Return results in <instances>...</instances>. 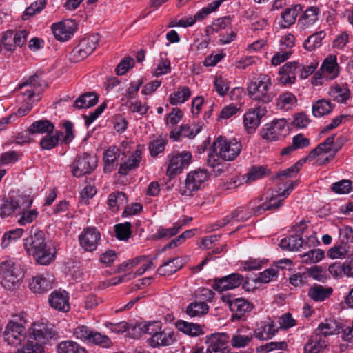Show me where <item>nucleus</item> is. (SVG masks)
Listing matches in <instances>:
<instances>
[{
    "instance_id": "1",
    "label": "nucleus",
    "mask_w": 353,
    "mask_h": 353,
    "mask_svg": "<svg viewBox=\"0 0 353 353\" xmlns=\"http://www.w3.org/2000/svg\"><path fill=\"white\" fill-rule=\"evenodd\" d=\"M57 336L52 324L34 323L29 330L28 338L19 353H42L43 345Z\"/></svg>"
},
{
    "instance_id": "2",
    "label": "nucleus",
    "mask_w": 353,
    "mask_h": 353,
    "mask_svg": "<svg viewBox=\"0 0 353 353\" xmlns=\"http://www.w3.org/2000/svg\"><path fill=\"white\" fill-rule=\"evenodd\" d=\"M24 247L29 255L33 256L36 262L42 265L50 264L55 259V253L48 245L46 234L37 229L31 231L30 234L24 239Z\"/></svg>"
},
{
    "instance_id": "3",
    "label": "nucleus",
    "mask_w": 353,
    "mask_h": 353,
    "mask_svg": "<svg viewBox=\"0 0 353 353\" xmlns=\"http://www.w3.org/2000/svg\"><path fill=\"white\" fill-rule=\"evenodd\" d=\"M247 91L252 101L263 104L272 102L276 96L272 90L271 78L265 74L253 77L248 85Z\"/></svg>"
},
{
    "instance_id": "4",
    "label": "nucleus",
    "mask_w": 353,
    "mask_h": 353,
    "mask_svg": "<svg viewBox=\"0 0 353 353\" xmlns=\"http://www.w3.org/2000/svg\"><path fill=\"white\" fill-rule=\"evenodd\" d=\"M24 272V268L18 260L6 258L0 262L1 283L6 289L12 290L18 287Z\"/></svg>"
},
{
    "instance_id": "5",
    "label": "nucleus",
    "mask_w": 353,
    "mask_h": 353,
    "mask_svg": "<svg viewBox=\"0 0 353 353\" xmlns=\"http://www.w3.org/2000/svg\"><path fill=\"white\" fill-rule=\"evenodd\" d=\"M299 183L298 181H291L290 183L283 185L284 188L279 184L278 190L270 197H267L265 201H263L262 198H255L257 201V205L255 206L256 212H259L260 215L264 213L265 211H273L279 209L283 205V202L293 190L294 188Z\"/></svg>"
},
{
    "instance_id": "6",
    "label": "nucleus",
    "mask_w": 353,
    "mask_h": 353,
    "mask_svg": "<svg viewBox=\"0 0 353 353\" xmlns=\"http://www.w3.org/2000/svg\"><path fill=\"white\" fill-rule=\"evenodd\" d=\"M257 201L255 199L251 200L246 206L238 207L230 214L225 216L222 219L217 221L212 230H218L231 222H244L248 220L252 216H259V212H256L255 206L257 205Z\"/></svg>"
},
{
    "instance_id": "7",
    "label": "nucleus",
    "mask_w": 353,
    "mask_h": 353,
    "mask_svg": "<svg viewBox=\"0 0 353 353\" xmlns=\"http://www.w3.org/2000/svg\"><path fill=\"white\" fill-rule=\"evenodd\" d=\"M221 300L232 312L231 321H245L249 313L253 310L254 305L243 298H234L230 294H223Z\"/></svg>"
},
{
    "instance_id": "8",
    "label": "nucleus",
    "mask_w": 353,
    "mask_h": 353,
    "mask_svg": "<svg viewBox=\"0 0 353 353\" xmlns=\"http://www.w3.org/2000/svg\"><path fill=\"white\" fill-rule=\"evenodd\" d=\"M32 204V199L26 195H19L17 198L9 196L0 199V216L8 217L12 215L21 208H30Z\"/></svg>"
},
{
    "instance_id": "9",
    "label": "nucleus",
    "mask_w": 353,
    "mask_h": 353,
    "mask_svg": "<svg viewBox=\"0 0 353 353\" xmlns=\"http://www.w3.org/2000/svg\"><path fill=\"white\" fill-rule=\"evenodd\" d=\"M63 125L65 129V133L61 131H56L54 134H48L41 139L39 145L42 150H50L58 145L62 141L68 143L72 140L74 137L72 123L67 121L64 123Z\"/></svg>"
},
{
    "instance_id": "10",
    "label": "nucleus",
    "mask_w": 353,
    "mask_h": 353,
    "mask_svg": "<svg viewBox=\"0 0 353 353\" xmlns=\"http://www.w3.org/2000/svg\"><path fill=\"white\" fill-rule=\"evenodd\" d=\"M288 133L285 119H274L265 123L261 130V136L268 141H278Z\"/></svg>"
},
{
    "instance_id": "11",
    "label": "nucleus",
    "mask_w": 353,
    "mask_h": 353,
    "mask_svg": "<svg viewBox=\"0 0 353 353\" xmlns=\"http://www.w3.org/2000/svg\"><path fill=\"white\" fill-rule=\"evenodd\" d=\"M99 41L98 34H92L82 39L72 50L70 59L73 62H79L88 57L97 48Z\"/></svg>"
},
{
    "instance_id": "12",
    "label": "nucleus",
    "mask_w": 353,
    "mask_h": 353,
    "mask_svg": "<svg viewBox=\"0 0 353 353\" xmlns=\"http://www.w3.org/2000/svg\"><path fill=\"white\" fill-rule=\"evenodd\" d=\"M4 340L10 345L17 347L23 346L28 335L25 327L17 322L10 321L7 324L4 332Z\"/></svg>"
},
{
    "instance_id": "13",
    "label": "nucleus",
    "mask_w": 353,
    "mask_h": 353,
    "mask_svg": "<svg viewBox=\"0 0 353 353\" xmlns=\"http://www.w3.org/2000/svg\"><path fill=\"white\" fill-rule=\"evenodd\" d=\"M241 149V142L236 139L228 140L225 137L219 136L211 145L209 154H222L225 152L239 154Z\"/></svg>"
},
{
    "instance_id": "14",
    "label": "nucleus",
    "mask_w": 353,
    "mask_h": 353,
    "mask_svg": "<svg viewBox=\"0 0 353 353\" xmlns=\"http://www.w3.org/2000/svg\"><path fill=\"white\" fill-rule=\"evenodd\" d=\"M243 281L244 276L242 274L232 273L221 278L215 279L212 284V288L216 291L223 292L235 289L243 284V288L249 290L246 288L248 282L243 283Z\"/></svg>"
},
{
    "instance_id": "15",
    "label": "nucleus",
    "mask_w": 353,
    "mask_h": 353,
    "mask_svg": "<svg viewBox=\"0 0 353 353\" xmlns=\"http://www.w3.org/2000/svg\"><path fill=\"white\" fill-rule=\"evenodd\" d=\"M209 179V173L205 169H198L189 172L185 179L186 190L182 194L190 195L192 192L197 191Z\"/></svg>"
},
{
    "instance_id": "16",
    "label": "nucleus",
    "mask_w": 353,
    "mask_h": 353,
    "mask_svg": "<svg viewBox=\"0 0 353 353\" xmlns=\"http://www.w3.org/2000/svg\"><path fill=\"white\" fill-rule=\"evenodd\" d=\"M229 336L226 333L213 334L207 336V353H229Z\"/></svg>"
},
{
    "instance_id": "17",
    "label": "nucleus",
    "mask_w": 353,
    "mask_h": 353,
    "mask_svg": "<svg viewBox=\"0 0 353 353\" xmlns=\"http://www.w3.org/2000/svg\"><path fill=\"white\" fill-rule=\"evenodd\" d=\"M97 156H79L72 165V174L76 177L90 174L97 165Z\"/></svg>"
},
{
    "instance_id": "18",
    "label": "nucleus",
    "mask_w": 353,
    "mask_h": 353,
    "mask_svg": "<svg viewBox=\"0 0 353 353\" xmlns=\"http://www.w3.org/2000/svg\"><path fill=\"white\" fill-rule=\"evenodd\" d=\"M46 86L43 81H41L39 76L37 74L32 75L27 79H23L18 87L21 89L24 87H28V88L23 92V95L25 97V100L30 101L36 94H40L42 89V86Z\"/></svg>"
},
{
    "instance_id": "19",
    "label": "nucleus",
    "mask_w": 353,
    "mask_h": 353,
    "mask_svg": "<svg viewBox=\"0 0 353 353\" xmlns=\"http://www.w3.org/2000/svg\"><path fill=\"white\" fill-rule=\"evenodd\" d=\"M236 156H208L205 160L211 172L218 176L226 172L230 167V161H234Z\"/></svg>"
},
{
    "instance_id": "20",
    "label": "nucleus",
    "mask_w": 353,
    "mask_h": 353,
    "mask_svg": "<svg viewBox=\"0 0 353 353\" xmlns=\"http://www.w3.org/2000/svg\"><path fill=\"white\" fill-rule=\"evenodd\" d=\"M192 156H172L167 162L166 175L170 179H174L187 168Z\"/></svg>"
},
{
    "instance_id": "21",
    "label": "nucleus",
    "mask_w": 353,
    "mask_h": 353,
    "mask_svg": "<svg viewBox=\"0 0 353 353\" xmlns=\"http://www.w3.org/2000/svg\"><path fill=\"white\" fill-rule=\"evenodd\" d=\"M101 239L100 232L92 227L87 228L79 235L80 245L85 251L93 252Z\"/></svg>"
},
{
    "instance_id": "22",
    "label": "nucleus",
    "mask_w": 353,
    "mask_h": 353,
    "mask_svg": "<svg viewBox=\"0 0 353 353\" xmlns=\"http://www.w3.org/2000/svg\"><path fill=\"white\" fill-rule=\"evenodd\" d=\"M266 108L261 106L249 110L243 117L244 126L248 133H251L260 125L261 119L266 114Z\"/></svg>"
},
{
    "instance_id": "23",
    "label": "nucleus",
    "mask_w": 353,
    "mask_h": 353,
    "mask_svg": "<svg viewBox=\"0 0 353 353\" xmlns=\"http://www.w3.org/2000/svg\"><path fill=\"white\" fill-rule=\"evenodd\" d=\"M52 30L55 38L65 41L71 38L76 30V25L72 20H65L52 26Z\"/></svg>"
},
{
    "instance_id": "24",
    "label": "nucleus",
    "mask_w": 353,
    "mask_h": 353,
    "mask_svg": "<svg viewBox=\"0 0 353 353\" xmlns=\"http://www.w3.org/2000/svg\"><path fill=\"white\" fill-rule=\"evenodd\" d=\"M299 67V62L290 61L286 63L279 69V81L284 85L294 84Z\"/></svg>"
},
{
    "instance_id": "25",
    "label": "nucleus",
    "mask_w": 353,
    "mask_h": 353,
    "mask_svg": "<svg viewBox=\"0 0 353 353\" xmlns=\"http://www.w3.org/2000/svg\"><path fill=\"white\" fill-rule=\"evenodd\" d=\"M175 341L174 332L160 330L156 335L148 339L147 342L149 345L154 348L170 345Z\"/></svg>"
},
{
    "instance_id": "26",
    "label": "nucleus",
    "mask_w": 353,
    "mask_h": 353,
    "mask_svg": "<svg viewBox=\"0 0 353 353\" xmlns=\"http://www.w3.org/2000/svg\"><path fill=\"white\" fill-rule=\"evenodd\" d=\"M68 294L65 291H53L49 296V303L57 310L68 312L70 310Z\"/></svg>"
},
{
    "instance_id": "27",
    "label": "nucleus",
    "mask_w": 353,
    "mask_h": 353,
    "mask_svg": "<svg viewBox=\"0 0 353 353\" xmlns=\"http://www.w3.org/2000/svg\"><path fill=\"white\" fill-rule=\"evenodd\" d=\"M303 7L301 4H294L286 8L281 13V21L280 26L282 28H288L292 26L297 16L301 12Z\"/></svg>"
},
{
    "instance_id": "28",
    "label": "nucleus",
    "mask_w": 353,
    "mask_h": 353,
    "mask_svg": "<svg viewBox=\"0 0 353 353\" xmlns=\"http://www.w3.org/2000/svg\"><path fill=\"white\" fill-rule=\"evenodd\" d=\"M278 331L277 323L269 320L262 323L254 330V336L260 340H268L274 336Z\"/></svg>"
},
{
    "instance_id": "29",
    "label": "nucleus",
    "mask_w": 353,
    "mask_h": 353,
    "mask_svg": "<svg viewBox=\"0 0 353 353\" xmlns=\"http://www.w3.org/2000/svg\"><path fill=\"white\" fill-rule=\"evenodd\" d=\"M319 12L320 10L316 7L308 8L299 18L297 26L302 30L311 27L318 21Z\"/></svg>"
},
{
    "instance_id": "30",
    "label": "nucleus",
    "mask_w": 353,
    "mask_h": 353,
    "mask_svg": "<svg viewBox=\"0 0 353 353\" xmlns=\"http://www.w3.org/2000/svg\"><path fill=\"white\" fill-rule=\"evenodd\" d=\"M328 95L337 103H346L350 97V90L347 84L336 83L330 88Z\"/></svg>"
},
{
    "instance_id": "31",
    "label": "nucleus",
    "mask_w": 353,
    "mask_h": 353,
    "mask_svg": "<svg viewBox=\"0 0 353 353\" xmlns=\"http://www.w3.org/2000/svg\"><path fill=\"white\" fill-rule=\"evenodd\" d=\"M327 341L323 336L314 333L304 346L305 353H321L327 347Z\"/></svg>"
},
{
    "instance_id": "32",
    "label": "nucleus",
    "mask_w": 353,
    "mask_h": 353,
    "mask_svg": "<svg viewBox=\"0 0 353 353\" xmlns=\"http://www.w3.org/2000/svg\"><path fill=\"white\" fill-rule=\"evenodd\" d=\"M175 325L179 331L191 337H196L204 334L203 327L198 323L178 320Z\"/></svg>"
},
{
    "instance_id": "33",
    "label": "nucleus",
    "mask_w": 353,
    "mask_h": 353,
    "mask_svg": "<svg viewBox=\"0 0 353 353\" xmlns=\"http://www.w3.org/2000/svg\"><path fill=\"white\" fill-rule=\"evenodd\" d=\"M321 70L324 78L327 79L336 78L339 73L336 57L335 55H330L326 58L322 63Z\"/></svg>"
},
{
    "instance_id": "34",
    "label": "nucleus",
    "mask_w": 353,
    "mask_h": 353,
    "mask_svg": "<svg viewBox=\"0 0 353 353\" xmlns=\"http://www.w3.org/2000/svg\"><path fill=\"white\" fill-rule=\"evenodd\" d=\"M52 281L49 276L39 275L32 278L29 286L34 292L41 294L52 288Z\"/></svg>"
},
{
    "instance_id": "35",
    "label": "nucleus",
    "mask_w": 353,
    "mask_h": 353,
    "mask_svg": "<svg viewBox=\"0 0 353 353\" xmlns=\"http://www.w3.org/2000/svg\"><path fill=\"white\" fill-rule=\"evenodd\" d=\"M332 292L331 287L314 284L309 288L307 295L314 301L321 302L329 298Z\"/></svg>"
},
{
    "instance_id": "36",
    "label": "nucleus",
    "mask_w": 353,
    "mask_h": 353,
    "mask_svg": "<svg viewBox=\"0 0 353 353\" xmlns=\"http://www.w3.org/2000/svg\"><path fill=\"white\" fill-rule=\"evenodd\" d=\"M316 156H306L295 163L292 166L277 172L276 179L282 180L283 177L292 178L296 175L303 165L307 161H312Z\"/></svg>"
},
{
    "instance_id": "37",
    "label": "nucleus",
    "mask_w": 353,
    "mask_h": 353,
    "mask_svg": "<svg viewBox=\"0 0 353 353\" xmlns=\"http://www.w3.org/2000/svg\"><path fill=\"white\" fill-rule=\"evenodd\" d=\"M334 104H333L328 99H319L313 103L312 106V114L315 117H321L325 115H327L332 112L334 108Z\"/></svg>"
},
{
    "instance_id": "38",
    "label": "nucleus",
    "mask_w": 353,
    "mask_h": 353,
    "mask_svg": "<svg viewBox=\"0 0 353 353\" xmlns=\"http://www.w3.org/2000/svg\"><path fill=\"white\" fill-rule=\"evenodd\" d=\"M297 105V99L295 95L290 92L281 94L276 99V107L281 110H292Z\"/></svg>"
},
{
    "instance_id": "39",
    "label": "nucleus",
    "mask_w": 353,
    "mask_h": 353,
    "mask_svg": "<svg viewBox=\"0 0 353 353\" xmlns=\"http://www.w3.org/2000/svg\"><path fill=\"white\" fill-rule=\"evenodd\" d=\"M54 129V124L49 120H38L33 122L28 129L30 134H51Z\"/></svg>"
},
{
    "instance_id": "40",
    "label": "nucleus",
    "mask_w": 353,
    "mask_h": 353,
    "mask_svg": "<svg viewBox=\"0 0 353 353\" xmlns=\"http://www.w3.org/2000/svg\"><path fill=\"white\" fill-rule=\"evenodd\" d=\"M171 72V63L170 59L168 58L167 52H161L159 54V59L157 61V66L152 72L154 77H158L162 75L167 74Z\"/></svg>"
},
{
    "instance_id": "41",
    "label": "nucleus",
    "mask_w": 353,
    "mask_h": 353,
    "mask_svg": "<svg viewBox=\"0 0 353 353\" xmlns=\"http://www.w3.org/2000/svg\"><path fill=\"white\" fill-rule=\"evenodd\" d=\"M56 349L57 353H87L85 348L71 340L61 341Z\"/></svg>"
},
{
    "instance_id": "42",
    "label": "nucleus",
    "mask_w": 353,
    "mask_h": 353,
    "mask_svg": "<svg viewBox=\"0 0 353 353\" xmlns=\"http://www.w3.org/2000/svg\"><path fill=\"white\" fill-rule=\"evenodd\" d=\"M340 327L336 321L332 320H325V322L321 323L315 330V333L323 336L325 339L327 336L336 334L339 333Z\"/></svg>"
},
{
    "instance_id": "43",
    "label": "nucleus",
    "mask_w": 353,
    "mask_h": 353,
    "mask_svg": "<svg viewBox=\"0 0 353 353\" xmlns=\"http://www.w3.org/2000/svg\"><path fill=\"white\" fill-rule=\"evenodd\" d=\"M98 102V96L95 92H90L80 95L75 101L74 105L78 109L89 108Z\"/></svg>"
},
{
    "instance_id": "44",
    "label": "nucleus",
    "mask_w": 353,
    "mask_h": 353,
    "mask_svg": "<svg viewBox=\"0 0 353 353\" xmlns=\"http://www.w3.org/2000/svg\"><path fill=\"white\" fill-rule=\"evenodd\" d=\"M304 239L299 236H290L281 240L279 246L282 250L297 251L303 248Z\"/></svg>"
},
{
    "instance_id": "45",
    "label": "nucleus",
    "mask_w": 353,
    "mask_h": 353,
    "mask_svg": "<svg viewBox=\"0 0 353 353\" xmlns=\"http://www.w3.org/2000/svg\"><path fill=\"white\" fill-rule=\"evenodd\" d=\"M128 202V199L123 192H117L110 194L108 199L109 208L113 212H117L121 207Z\"/></svg>"
},
{
    "instance_id": "46",
    "label": "nucleus",
    "mask_w": 353,
    "mask_h": 353,
    "mask_svg": "<svg viewBox=\"0 0 353 353\" xmlns=\"http://www.w3.org/2000/svg\"><path fill=\"white\" fill-rule=\"evenodd\" d=\"M191 96V91L188 86L178 88V90L170 94L169 101L173 105H177L185 103Z\"/></svg>"
},
{
    "instance_id": "47",
    "label": "nucleus",
    "mask_w": 353,
    "mask_h": 353,
    "mask_svg": "<svg viewBox=\"0 0 353 353\" xmlns=\"http://www.w3.org/2000/svg\"><path fill=\"white\" fill-rule=\"evenodd\" d=\"M209 306L203 301L190 303L186 307L185 312L190 317H199L208 312Z\"/></svg>"
},
{
    "instance_id": "48",
    "label": "nucleus",
    "mask_w": 353,
    "mask_h": 353,
    "mask_svg": "<svg viewBox=\"0 0 353 353\" xmlns=\"http://www.w3.org/2000/svg\"><path fill=\"white\" fill-rule=\"evenodd\" d=\"M141 161V156H125L119 170L121 175H126L128 173L138 167Z\"/></svg>"
},
{
    "instance_id": "49",
    "label": "nucleus",
    "mask_w": 353,
    "mask_h": 353,
    "mask_svg": "<svg viewBox=\"0 0 353 353\" xmlns=\"http://www.w3.org/2000/svg\"><path fill=\"white\" fill-rule=\"evenodd\" d=\"M310 143L308 139L304 137L302 134H299L294 136L292 139V144L291 145L284 148L281 154H290L294 152L296 150L307 147Z\"/></svg>"
},
{
    "instance_id": "50",
    "label": "nucleus",
    "mask_w": 353,
    "mask_h": 353,
    "mask_svg": "<svg viewBox=\"0 0 353 353\" xmlns=\"http://www.w3.org/2000/svg\"><path fill=\"white\" fill-rule=\"evenodd\" d=\"M201 129L202 125H197L195 130L191 128V127L188 125H182L180 127V130L176 132V134L174 132H172L170 134V138L173 139L174 141L179 139L180 137H188L192 139L201 132Z\"/></svg>"
},
{
    "instance_id": "51",
    "label": "nucleus",
    "mask_w": 353,
    "mask_h": 353,
    "mask_svg": "<svg viewBox=\"0 0 353 353\" xmlns=\"http://www.w3.org/2000/svg\"><path fill=\"white\" fill-rule=\"evenodd\" d=\"M232 23L230 17H224L214 20L210 26L205 28V32L208 35L213 34L221 30L225 29Z\"/></svg>"
},
{
    "instance_id": "52",
    "label": "nucleus",
    "mask_w": 353,
    "mask_h": 353,
    "mask_svg": "<svg viewBox=\"0 0 353 353\" xmlns=\"http://www.w3.org/2000/svg\"><path fill=\"white\" fill-rule=\"evenodd\" d=\"M181 268V265L179 263L178 258H173L161 265L157 272L160 275L169 276L175 273Z\"/></svg>"
},
{
    "instance_id": "53",
    "label": "nucleus",
    "mask_w": 353,
    "mask_h": 353,
    "mask_svg": "<svg viewBox=\"0 0 353 353\" xmlns=\"http://www.w3.org/2000/svg\"><path fill=\"white\" fill-rule=\"evenodd\" d=\"M183 226V223H181L180 221H177L171 228H159L157 232L154 234V237L157 239L170 238L176 235Z\"/></svg>"
},
{
    "instance_id": "54",
    "label": "nucleus",
    "mask_w": 353,
    "mask_h": 353,
    "mask_svg": "<svg viewBox=\"0 0 353 353\" xmlns=\"http://www.w3.org/2000/svg\"><path fill=\"white\" fill-rule=\"evenodd\" d=\"M88 343L99 345L102 347H110L112 343L110 338L106 335H103L100 332L92 331Z\"/></svg>"
},
{
    "instance_id": "55",
    "label": "nucleus",
    "mask_w": 353,
    "mask_h": 353,
    "mask_svg": "<svg viewBox=\"0 0 353 353\" xmlns=\"http://www.w3.org/2000/svg\"><path fill=\"white\" fill-rule=\"evenodd\" d=\"M29 208H21L19 209V218L17 222L21 225H25L26 224L32 223L35 220L38 216V212L36 210H28Z\"/></svg>"
},
{
    "instance_id": "56",
    "label": "nucleus",
    "mask_w": 353,
    "mask_h": 353,
    "mask_svg": "<svg viewBox=\"0 0 353 353\" xmlns=\"http://www.w3.org/2000/svg\"><path fill=\"white\" fill-rule=\"evenodd\" d=\"M325 37L323 32H319L310 36L303 43V47L308 51H312L319 47L321 44L322 39Z\"/></svg>"
},
{
    "instance_id": "57",
    "label": "nucleus",
    "mask_w": 353,
    "mask_h": 353,
    "mask_svg": "<svg viewBox=\"0 0 353 353\" xmlns=\"http://www.w3.org/2000/svg\"><path fill=\"white\" fill-rule=\"evenodd\" d=\"M270 170L264 165L252 166L247 174L248 181H256L269 175Z\"/></svg>"
},
{
    "instance_id": "58",
    "label": "nucleus",
    "mask_w": 353,
    "mask_h": 353,
    "mask_svg": "<svg viewBox=\"0 0 353 353\" xmlns=\"http://www.w3.org/2000/svg\"><path fill=\"white\" fill-rule=\"evenodd\" d=\"M334 137H329L327 139L313 149L309 154H321L322 153L336 152L337 150L333 148Z\"/></svg>"
},
{
    "instance_id": "59",
    "label": "nucleus",
    "mask_w": 353,
    "mask_h": 353,
    "mask_svg": "<svg viewBox=\"0 0 353 353\" xmlns=\"http://www.w3.org/2000/svg\"><path fill=\"white\" fill-rule=\"evenodd\" d=\"M325 252L321 249L311 250L302 256L303 261L306 263H316L321 261Z\"/></svg>"
},
{
    "instance_id": "60",
    "label": "nucleus",
    "mask_w": 353,
    "mask_h": 353,
    "mask_svg": "<svg viewBox=\"0 0 353 353\" xmlns=\"http://www.w3.org/2000/svg\"><path fill=\"white\" fill-rule=\"evenodd\" d=\"M46 0H38L33 2L29 7L26 9L23 15V19L24 20H27L28 17H32L36 14L40 13L41 10L46 7Z\"/></svg>"
},
{
    "instance_id": "61",
    "label": "nucleus",
    "mask_w": 353,
    "mask_h": 353,
    "mask_svg": "<svg viewBox=\"0 0 353 353\" xmlns=\"http://www.w3.org/2000/svg\"><path fill=\"white\" fill-rule=\"evenodd\" d=\"M230 82L222 76H216L214 81V88L217 94L221 96H225L230 89Z\"/></svg>"
},
{
    "instance_id": "62",
    "label": "nucleus",
    "mask_w": 353,
    "mask_h": 353,
    "mask_svg": "<svg viewBox=\"0 0 353 353\" xmlns=\"http://www.w3.org/2000/svg\"><path fill=\"white\" fill-rule=\"evenodd\" d=\"M167 143V139L161 136L152 140L149 145L150 154H159L163 152Z\"/></svg>"
},
{
    "instance_id": "63",
    "label": "nucleus",
    "mask_w": 353,
    "mask_h": 353,
    "mask_svg": "<svg viewBox=\"0 0 353 353\" xmlns=\"http://www.w3.org/2000/svg\"><path fill=\"white\" fill-rule=\"evenodd\" d=\"M252 335H242L236 333L232 335L230 343L233 347L241 348L247 346L252 341Z\"/></svg>"
},
{
    "instance_id": "64",
    "label": "nucleus",
    "mask_w": 353,
    "mask_h": 353,
    "mask_svg": "<svg viewBox=\"0 0 353 353\" xmlns=\"http://www.w3.org/2000/svg\"><path fill=\"white\" fill-rule=\"evenodd\" d=\"M137 327L143 334L153 336L161 330V323L160 321H152L145 324H139Z\"/></svg>"
}]
</instances>
